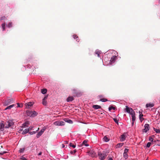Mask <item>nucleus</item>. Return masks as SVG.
Instances as JSON below:
<instances>
[{
    "label": "nucleus",
    "instance_id": "f257e3e1",
    "mask_svg": "<svg viewBox=\"0 0 160 160\" xmlns=\"http://www.w3.org/2000/svg\"><path fill=\"white\" fill-rule=\"evenodd\" d=\"M98 155L99 157V158L100 160H103L105 158L107 155L106 153L104 152H102L100 151H98Z\"/></svg>",
    "mask_w": 160,
    "mask_h": 160
},
{
    "label": "nucleus",
    "instance_id": "f03ea898",
    "mask_svg": "<svg viewBox=\"0 0 160 160\" xmlns=\"http://www.w3.org/2000/svg\"><path fill=\"white\" fill-rule=\"evenodd\" d=\"M14 124V122L12 120H9L6 122L5 123V128H8L13 126Z\"/></svg>",
    "mask_w": 160,
    "mask_h": 160
},
{
    "label": "nucleus",
    "instance_id": "7ed1b4c3",
    "mask_svg": "<svg viewBox=\"0 0 160 160\" xmlns=\"http://www.w3.org/2000/svg\"><path fill=\"white\" fill-rule=\"evenodd\" d=\"M65 122L62 121H57L53 123V124L55 126H62L64 125Z\"/></svg>",
    "mask_w": 160,
    "mask_h": 160
},
{
    "label": "nucleus",
    "instance_id": "20e7f679",
    "mask_svg": "<svg viewBox=\"0 0 160 160\" xmlns=\"http://www.w3.org/2000/svg\"><path fill=\"white\" fill-rule=\"evenodd\" d=\"M13 102V99L11 98L6 100L5 101L4 105V106H7Z\"/></svg>",
    "mask_w": 160,
    "mask_h": 160
},
{
    "label": "nucleus",
    "instance_id": "39448f33",
    "mask_svg": "<svg viewBox=\"0 0 160 160\" xmlns=\"http://www.w3.org/2000/svg\"><path fill=\"white\" fill-rule=\"evenodd\" d=\"M126 108L125 110L126 112L130 115L132 114V113L133 112H134L132 108L128 107V106H126Z\"/></svg>",
    "mask_w": 160,
    "mask_h": 160
},
{
    "label": "nucleus",
    "instance_id": "423d86ee",
    "mask_svg": "<svg viewBox=\"0 0 160 160\" xmlns=\"http://www.w3.org/2000/svg\"><path fill=\"white\" fill-rule=\"evenodd\" d=\"M149 125L148 124H146L144 125V129L142 130L143 132H147L149 129Z\"/></svg>",
    "mask_w": 160,
    "mask_h": 160
},
{
    "label": "nucleus",
    "instance_id": "0eeeda50",
    "mask_svg": "<svg viewBox=\"0 0 160 160\" xmlns=\"http://www.w3.org/2000/svg\"><path fill=\"white\" fill-rule=\"evenodd\" d=\"M126 135L127 133H124L121 135L120 138L121 141L123 142L125 140L126 138Z\"/></svg>",
    "mask_w": 160,
    "mask_h": 160
},
{
    "label": "nucleus",
    "instance_id": "6e6552de",
    "mask_svg": "<svg viewBox=\"0 0 160 160\" xmlns=\"http://www.w3.org/2000/svg\"><path fill=\"white\" fill-rule=\"evenodd\" d=\"M4 128H5V123H4V122L2 121L0 122V130L1 131H3L4 130Z\"/></svg>",
    "mask_w": 160,
    "mask_h": 160
},
{
    "label": "nucleus",
    "instance_id": "1a4fd4ad",
    "mask_svg": "<svg viewBox=\"0 0 160 160\" xmlns=\"http://www.w3.org/2000/svg\"><path fill=\"white\" fill-rule=\"evenodd\" d=\"M45 129H42L38 132L37 134L36 137L37 138H39L44 132Z\"/></svg>",
    "mask_w": 160,
    "mask_h": 160
},
{
    "label": "nucleus",
    "instance_id": "9d476101",
    "mask_svg": "<svg viewBox=\"0 0 160 160\" xmlns=\"http://www.w3.org/2000/svg\"><path fill=\"white\" fill-rule=\"evenodd\" d=\"M117 56H113L112 57L110 61V62L111 64H113L115 62V60L117 59Z\"/></svg>",
    "mask_w": 160,
    "mask_h": 160
},
{
    "label": "nucleus",
    "instance_id": "9b49d317",
    "mask_svg": "<svg viewBox=\"0 0 160 160\" xmlns=\"http://www.w3.org/2000/svg\"><path fill=\"white\" fill-rule=\"evenodd\" d=\"M132 117V121L135 122L136 120V117L135 116V112H133V113H132V114H131Z\"/></svg>",
    "mask_w": 160,
    "mask_h": 160
},
{
    "label": "nucleus",
    "instance_id": "f8f14e48",
    "mask_svg": "<svg viewBox=\"0 0 160 160\" xmlns=\"http://www.w3.org/2000/svg\"><path fill=\"white\" fill-rule=\"evenodd\" d=\"M33 104V102H29L25 104L26 107L28 108H29L32 106Z\"/></svg>",
    "mask_w": 160,
    "mask_h": 160
},
{
    "label": "nucleus",
    "instance_id": "ddd939ff",
    "mask_svg": "<svg viewBox=\"0 0 160 160\" xmlns=\"http://www.w3.org/2000/svg\"><path fill=\"white\" fill-rule=\"evenodd\" d=\"M74 98L72 96H70L67 99V102H71L73 100Z\"/></svg>",
    "mask_w": 160,
    "mask_h": 160
},
{
    "label": "nucleus",
    "instance_id": "4468645a",
    "mask_svg": "<svg viewBox=\"0 0 160 160\" xmlns=\"http://www.w3.org/2000/svg\"><path fill=\"white\" fill-rule=\"evenodd\" d=\"M29 124V122L28 121H26L24 123L22 124V127L23 128H25L26 127H28V125Z\"/></svg>",
    "mask_w": 160,
    "mask_h": 160
},
{
    "label": "nucleus",
    "instance_id": "2eb2a0df",
    "mask_svg": "<svg viewBox=\"0 0 160 160\" xmlns=\"http://www.w3.org/2000/svg\"><path fill=\"white\" fill-rule=\"evenodd\" d=\"M26 115L29 117H32V111H27L26 112Z\"/></svg>",
    "mask_w": 160,
    "mask_h": 160
},
{
    "label": "nucleus",
    "instance_id": "dca6fc26",
    "mask_svg": "<svg viewBox=\"0 0 160 160\" xmlns=\"http://www.w3.org/2000/svg\"><path fill=\"white\" fill-rule=\"evenodd\" d=\"M29 129L28 128H26L24 129L22 132V134H27L28 132L29 133Z\"/></svg>",
    "mask_w": 160,
    "mask_h": 160
},
{
    "label": "nucleus",
    "instance_id": "f3484780",
    "mask_svg": "<svg viewBox=\"0 0 160 160\" xmlns=\"http://www.w3.org/2000/svg\"><path fill=\"white\" fill-rule=\"evenodd\" d=\"M101 53V51H99L98 50H96L95 52V54H97L98 56V57H100V55Z\"/></svg>",
    "mask_w": 160,
    "mask_h": 160
},
{
    "label": "nucleus",
    "instance_id": "a211bd4d",
    "mask_svg": "<svg viewBox=\"0 0 160 160\" xmlns=\"http://www.w3.org/2000/svg\"><path fill=\"white\" fill-rule=\"evenodd\" d=\"M146 108H151L154 106V104L153 103H147L146 105Z\"/></svg>",
    "mask_w": 160,
    "mask_h": 160
},
{
    "label": "nucleus",
    "instance_id": "6ab92c4d",
    "mask_svg": "<svg viewBox=\"0 0 160 160\" xmlns=\"http://www.w3.org/2000/svg\"><path fill=\"white\" fill-rule=\"evenodd\" d=\"M93 108L95 109H97L101 108V107L98 105H94L92 106Z\"/></svg>",
    "mask_w": 160,
    "mask_h": 160
},
{
    "label": "nucleus",
    "instance_id": "aec40b11",
    "mask_svg": "<svg viewBox=\"0 0 160 160\" xmlns=\"http://www.w3.org/2000/svg\"><path fill=\"white\" fill-rule=\"evenodd\" d=\"M15 105L14 104H12L11 105H10L8 106L5 109V110H6L7 109H10L11 108H13L14 106Z\"/></svg>",
    "mask_w": 160,
    "mask_h": 160
},
{
    "label": "nucleus",
    "instance_id": "412c9836",
    "mask_svg": "<svg viewBox=\"0 0 160 160\" xmlns=\"http://www.w3.org/2000/svg\"><path fill=\"white\" fill-rule=\"evenodd\" d=\"M39 130V128H38L36 131L29 132V133L30 135H33L36 133Z\"/></svg>",
    "mask_w": 160,
    "mask_h": 160
},
{
    "label": "nucleus",
    "instance_id": "4be33fe9",
    "mask_svg": "<svg viewBox=\"0 0 160 160\" xmlns=\"http://www.w3.org/2000/svg\"><path fill=\"white\" fill-rule=\"evenodd\" d=\"M37 113L35 111H32V117H34L36 116L37 115Z\"/></svg>",
    "mask_w": 160,
    "mask_h": 160
},
{
    "label": "nucleus",
    "instance_id": "5701e85b",
    "mask_svg": "<svg viewBox=\"0 0 160 160\" xmlns=\"http://www.w3.org/2000/svg\"><path fill=\"white\" fill-rule=\"evenodd\" d=\"M88 142L87 140H85L83 142V144L86 147L88 146L89 145L87 143Z\"/></svg>",
    "mask_w": 160,
    "mask_h": 160
},
{
    "label": "nucleus",
    "instance_id": "b1692460",
    "mask_svg": "<svg viewBox=\"0 0 160 160\" xmlns=\"http://www.w3.org/2000/svg\"><path fill=\"white\" fill-rule=\"evenodd\" d=\"M153 130L155 132L157 133H160V130L158 129L153 128Z\"/></svg>",
    "mask_w": 160,
    "mask_h": 160
},
{
    "label": "nucleus",
    "instance_id": "393cba45",
    "mask_svg": "<svg viewBox=\"0 0 160 160\" xmlns=\"http://www.w3.org/2000/svg\"><path fill=\"white\" fill-rule=\"evenodd\" d=\"M72 91L73 92V93L76 95H77L78 94L77 92V90L75 88H73L72 89Z\"/></svg>",
    "mask_w": 160,
    "mask_h": 160
},
{
    "label": "nucleus",
    "instance_id": "a878e982",
    "mask_svg": "<svg viewBox=\"0 0 160 160\" xmlns=\"http://www.w3.org/2000/svg\"><path fill=\"white\" fill-rule=\"evenodd\" d=\"M47 90L46 89L44 88L41 90V93L42 94H45L47 92Z\"/></svg>",
    "mask_w": 160,
    "mask_h": 160
},
{
    "label": "nucleus",
    "instance_id": "bb28decb",
    "mask_svg": "<svg viewBox=\"0 0 160 160\" xmlns=\"http://www.w3.org/2000/svg\"><path fill=\"white\" fill-rule=\"evenodd\" d=\"M65 122H67L70 124H72L73 123L72 121L70 119H68L66 120V119L65 120Z\"/></svg>",
    "mask_w": 160,
    "mask_h": 160
},
{
    "label": "nucleus",
    "instance_id": "cd10ccee",
    "mask_svg": "<svg viewBox=\"0 0 160 160\" xmlns=\"http://www.w3.org/2000/svg\"><path fill=\"white\" fill-rule=\"evenodd\" d=\"M25 150V148H21L19 150V152L20 153H22L24 152Z\"/></svg>",
    "mask_w": 160,
    "mask_h": 160
},
{
    "label": "nucleus",
    "instance_id": "c85d7f7f",
    "mask_svg": "<svg viewBox=\"0 0 160 160\" xmlns=\"http://www.w3.org/2000/svg\"><path fill=\"white\" fill-rule=\"evenodd\" d=\"M103 139L104 141L106 142H108L109 141V139L106 136L104 137Z\"/></svg>",
    "mask_w": 160,
    "mask_h": 160
},
{
    "label": "nucleus",
    "instance_id": "c756f323",
    "mask_svg": "<svg viewBox=\"0 0 160 160\" xmlns=\"http://www.w3.org/2000/svg\"><path fill=\"white\" fill-rule=\"evenodd\" d=\"M123 145V143H118L116 145V148H120Z\"/></svg>",
    "mask_w": 160,
    "mask_h": 160
},
{
    "label": "nucleus",
    "instance_id": "7c9ffc66",
    "mask_svg": "<svg viewBox=\"0 0 160 160\" xmlns=\"http://www.w3.org/2000/svg\"><path fill=\"white\" fill-rule=\"evenodd\" d=\"M2 30L3 31L5 30V23H2Z\"/></svg>",
    "mask_w": 160,
    "mask_h": 160
},
{
    "label": "nucleus",
    "instance_id": "2f4dec72",
    "mask_svg": "<svg viewBox=\"0 0 160 160\" xmlns=\"http://www.w3.org/2000/svg\"><path fill=\"white\" fill-rule=\"evenodd\" d=\"M19 160H27V159L23 156H22L20 157Z\"/></svg>",
    "mask_w": 160,
    "mask_h": 160
},
{
    "label": "nucleus",
    "instance_id": "473e14b6",
    "mask_svg": "<svg viewBox=\"0 0 160 160\" xmlns=\"http://www.w3.org/2000/svg\"><path fill=\"white\" fill-rule=\"evenodd\" d=\"M100 101L104 102L108 101V100L106 98H102L100 100Z\"/></svg>",
    "mask_w": 160,
    "mask_h": 160
},
{
    "label": "nucleus",
    "instance_id": "72a5a7b5",
    "mask_svg": "<svg viewBox=\"0 0 160 160\" xmlns=\"http://www.w3.org/2000/svg\"><path fill=\"white\" fill-rule=\"evenodd\" d=\"M113 109V110H115V108L113 107V106H110V107H109L108 108V110L109 111H110L112 109Z\"/></svg>",
    "mask_w": 160,
    "mask_h": 160
},
{
    "label": "nucleus",
    "instance_id": "f704fd0d",
    "mask_svg": "<svg viewBox=\"0 0 160 160\" xmlns=\"http://www.w3.org/2000/svg\"><path fill=\"white\" fill-rule=\"evenodd\" d=\"M123 156L125 159H127L128 158V153H123Z\"/></svg>",
    "mask_w": 160,
    "mask_h": 160
},
{
    "label": "nucleus",
    "instance_id": "c9c22d12",
    "mask_svg": "<svg viewBox=\"0 0 160 160\" xmlns=\"http://www.w3.org/2000/svg\"><path fill=\"white\" fill-rule=\"evenodd\" d=\"M42 103L43 105L44 106H46L47 105V102L46 100H42Z\"/></svg>",
    "mask_w": 160,
    "mask_h": 160
},
{
    "label": "nucleus",
    "instance_id": "e433bc0d",
    "mask_svg": "<svg viewBox=\"0 0 160 160\" xmlns=\"http://www.w3.org/2000/svg\"><path fill=\"white\" fill-rule=\"evenodd\" d=\"M76 152V150L75 149V150H74L73 151H70V153L71 154H73L74 153H75Z\"/></svg>",
    "mask_w": 160,
    "mask_h": 160
},
{
    "label": "nucleus",
    "instance_id": "4c0bfd02",
    "mask_svg": "<svg viewBox=\"0 0 160 160\" xmlns=\"http://www.w3.org/2000/svg\"><path fill=\"white\" fill-rule=\"evenodd\" d=\"M113 120L118 125V120L117 119V118H114Z\"/></svg>",
    "mask_w": 160,
    "mask_h": 160
},
{
    "label": "nucleus",
    "instance_id": "58836bf2",
    "mask_svg": "<svg viewBox=\"0 0 160 160\" xmlns=\"http://www.w3.org/2000/svg\"><path fill=\"white\" fill-rule=\"evenodd\" d=\"M70 146L71 147L73 148H75L76 147V145L72 144V143H70L69 144Z\"/></svg>",
    "mask_w": 160,
    "mask_h": 160
},
{
    "label": "nucleus",
    "instance_id": "ea45409f",
    "mask_svg": "<svg viewBox=\"0 0 160 160\" xmlns=\"http://www.w3.org/2000/svg\"><path fill=\"white\" fill-rule=\"evenodd\" d=\"M12 26V22H9L8 25L7 26V27L8 28H10V27H11Z\"/></svg>",
    "mask_w": 160,
    "mask_h": 160
},
{
    "label": "nucleus",
    "instance_id": "a19ab883",
    "mask_svg": "<svg viewBox=\"0 0 160 160\" xmlns=\"http://www.w3.org/2000/svg\"><path fill=\"white\" fill-rule=\"evenodd\" d=\"M151 145V143L150 142H148L147 144V148H149Z\"/></svg>",
    "mask_w": 160,
    "mask_h": 160
},
{
    "label": "nucleus",
    "instance_id": "79ce46f5",
    "mask_svg": "<svg viewBox=\"0 0 160 160\" xmlns=\"http://www.w3.org/2000/svg\"><path fill=\"white\" fill-rule=\"evenodd\" d=\"M153 138L151 137H150L149 138V140L150 141V142H152L153 141Z\"/></svg>",
    "mask_w": 160,
    "mask_h": 160
},
{
    "label": "nucleus",
    "instance_id": "37998d69",
    "mask_svg": "<svg viewBox=\"0 0 160 160\" xmlns=\"http://www.w3.org/2000/svg\"><path fill=\"white\" fill-rule=\"evenodd\" d=\"M128 149L125 148L124 149V153H128Z\"/></svg>",
    "mask_w": 160,
    "mask_h": 160
},
{
    "label": "nucleus",
    "instance_id": "c03bdc74",
    "mask_svg": "<svg viewBox=\"0 0 160 160\" xmlns=\"http://www.w3.org/2000/svg\"><path fill=\"white\" fill-rule=\"evenodd\" d=\"M73 38L74 39H75V38H76L77 39L78 38V37L77 36V35H73Z\"/></svg>",
    "mask_w": 160,
    "mask_h": 160
},
{
    "label": "nucleus",
    "instance_id": "a18cd8bd",
    "mask_svg": "<svg viewBox=\"0 0 160 160\" xmlns=\"http://www.w3.org/2000/svg\"><path fill=\"white\" fill-rule=\"evenodd\" d=\"M6 152H6L5 151H3V152H0V154L1 155H2L4 153H6Z\"/></svg>",
    "mask_w": 160,
    "mask_h": 160
},
{
    "label": "nucleus",
    "instance_id": "49530a36",
    "mask_svg": "<svg viewBox=\"0 0 160 160\" xmlns=\"http://www.w3.org/2000/svg\"><path fill=\"white\" fill-rule=\"evenodd\" d=\"M5 17H4V16H3V17H2L1 18V20H4V19H5Z\"/></svg>",
    "mask_w": 160,
    "mask_h": 160
},
{
    "label": "nucleus",
    "instance_id": "de8ad7c7",
    "mask_svg": "<svg viewBox=\"0 0 160 160\" xmlns=\"http://www.w3.org/2000/svg\"><path fill=\"white\" fill-rule=\"evenodd\" d=\"M143 116V115L142 114H140L139 115V118L140 119L141 117Z\"/></svg>",
    "mask_w": 160,
    "mask_h": 160
},
{
    "label": "nucleus",
    "instance_id": "09e8293b",
    "mask_svg": "<svg viewBox=\"0 0 160 160\" xmlns=\"http://www.w3.org/2000/svg\"><path fill=\"white\" fill-rule=\"evenodd\" d=\"M33 128V127H29V128H28L29 129V130H32V128Z\"/></svg>",
    "mask_w": 160,
    "mask_h": 160
},
{
    "label": "nucleus",
    "instance_id": "8fccbe9b",
    "mask_svg": "<svg viewBox=\"0 0 160 160\" xmlns=\"http://www.w3.org/2000/svg\"><path fill=\"white\" fill-rule=\"evenodd\" d=\"M47 96H45L42 100H46V99H47Z\"/></svg>",
    "mask_w": 160,
    "mask_h": 160
},
{
    "label": "nucleus",
    "instance_id": "3c124183",
    "mask_svg": "<svg viewBox=\"0 0 160 160\" xmlns=\"http://www.w3.org/2000/svg\"><path fill=\"white\" fill-rule=\"evenodd\" d=\"M17 105H18V106H17L18 107H20V105L19 103H18Z\"/></svg>",
    "mask_w": 160,
    "mask_h": 160
},
{
    "label": "nucleus",
    "instance_id": "603ef678",
    "mask_svg": "<svg viewBox=\"0 0 160 160\" xmlns=\"http://www.w3.org/2000/svg\"><path fill=\"white\" fill-rule=\"evenodd\" d=\"M134 122L132 121V125L133 126L134 124Z\"/></svg>",
    "mask_w": 160,
    "mask_h": 160
},
{
    "label": "nucleus",
    "instance_id": "864d4df0",
    "mask_svg": "<svg viewBox=\"0 0 160 160\" xmlns=\"http://www.w3.org/2000/svg\"><path fill=\"white\" fill-rule=\"evenodd\" d=\"M108 160H113V159L112 158H109L108 159Z\"/></svg>",
    "mask_w": 160,
    "mask_h": 160
},
{
    "label": "nucleus",
    "instance_id": "5fc2aeb1",
    "mask_svg": "<svg viewBox=\"0 0 160 160\" xmlns=\"http://www.w3.org/2000/svg\"><path fill=\"white\" fill-rule=\"evenodd\" d=\"M65 147V145L63 144H62V148H64Z\"/></svg>",
    "mask_w": 160,
    "mask_h": 160
},
{
    "label": "nucleus",
    "instance_id": "6e6d98bb",
    "mask_svg": "<svg viewBox=\"0 0 160 160\" xmlns=\"http://www.w3.org/2000/svg\"><path fill=\"white\" fill-rule=\"evenodd\" d=\"M41 154H42V153H41V152H40L39 153L38 155H41Z\"/></svg>",
    "mask_w": 160,
    "mask_h": 160
},
{
    "label": "nucleus",
    "instance_id": "4d7b16f0",
    "mask_svg": "<svg viewBox=\"0 0 160 160\" xmlns=\"http://www.w3.org/2000/svg\"><path fill=\"white\" fill-rule=\"evenodd\" d=\"M65 142L66 143H68V142L67 141H65Z\"/></svg>",
    "mask_w": 160,
    "mask_h": 160
},
{
    "label": "nucleus",
    "instance_id": "13d9d810",
    "mask_svg": "<svg viewBox=\"0 0 160 160\" xmlns=\"http://www.w3.org/2000/svg\"><path fill=\"white\" fill-rule=\"evenodd\" d=\"M78 39H77V40H77L78 42V41H78Z\"/></svg>",
    "mask_w": 160,
    "mask_h": 160
},
{
    "label": "nucleus",
    "instance_id": "bf43d9fd",
    "mask_svg": "<svg viewBox=\"0 0 160 160\" xmlns=\"http://www.w3.org/2000/svg\"><path fill=\"white\" fill-rule=\"evenodd\" d=\"M146 160H148V159H146Z\"/></svg>",
    "mask_w": 160,
    "mask_h": 160
}]
</instances>
